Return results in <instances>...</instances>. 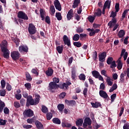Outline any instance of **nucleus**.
Here are the masks:
<instances>
[{
  "label": "nucleus",
  "instance_id": "f257e3e1",
  "mask_svg": "<svg viewBox=\"0 0 129 129\" xmlns=\"http://www.w3.org/2000/svg\"><path fill=\"white\" fill-rule=\"evenodd\" d=\"M40 95H36L35 99L34 101L32 96H29L27 99L26 106L29 107L30 105H37L40 102Z\"/></svg>",
  "mask_w": 129,
  "mask_h": 129
},
{
  "label": "nucleus",
  "instance_id": "f03ea898",
  "mask_svg": "<svg viewBox=\"0 0 129 129\" xmlns=\"http://www.w3.org/2000/svg\"><path fill=\"white\" fill-rule=\"evenodd\" d=\"M7 47H8V42L6 40H4L1 44V48L4 54L3 56L4 58L8 59L10 57V51Z\"/></svg>",
  "mask_w": 129,
  "mask_h": 129
},
{
  "label": "nucleus",
  "instance_id": "7ed1b4c3",
  "mask_svg": "<svg viewBox=\"0 0 129 129\" xmlns=\"http://www.w3.org/2000/svg\"><path fill=\"white\" fill-rule=\"evenodd\" d=\"M128 55V53L127 52H125V49H123L121 51V57H120L118 60L117 61V69L118 70H120L122 68V63L121 62V61L120 60L121 59V57L123 56L124 60L125 61L127 58V56Z\"/></svg>",
  "mask_w": 129,
  "mask_h": 129
},
{
  "label": "nucleus",
  "instance_id": "20e7f679",
  "mask_svg": "<svg viewBox=\"0 0 129 129\" xmlns=\"http://www.w3.org/2000/svg\"><path fill=\"white\" fill-rule=\"evenodd\" d=\"M91 123L92 122L90 118H86L83 124V126L84 128L92 129V127L91 126Z\"/></svg>",
  "mask_w": 129,
  "mask_h": 129
},
{
  "label": "nucleus",
  "instance_id": "39448f33",
  "mask_svg": "<svg viewBox=\"0 0 129 129\" xmlns=\"http://www.w3.org/2000/svg\"><path fill=\"white\" fill-rule=\"evenodd\" d=\"M28 32L30 35H34L36 34V27L34 24L30 23L29 24Z\"/></svg>",
  "mask_w": 129,
  "mask_h": 129
},
{
  "label": "nucleus",
  "instance_id": "423d86ee",
  "mask_svg": "<svg viewBox=\"0 0 129 129\" xmlns=\"http://www.w3.org/2000/svg\"><path fill=\"white\" fill-rule=\"evenodd\" d=\"M88 32H90L89 36L90 37H92L93 36H95V34H97L99 32H100V30L99 29H94L93 28H88L87 29Z\"/></svg>",
  "mask_w": 129,
  "mask_h": 129
},
{
  "label": "nucleus",
  "instance_id": "0eeeda50",
  "mask_svg": "<svg viewBox=\"0 0 129 129\" xmlns=\"http://www.w3.org/2000/svg\"><path fill=\"white\" fill-rule=\"evenodd\" d=\"M59 88L58 85L55 84V83L51 82L49 84L48 90H55L57 88Z\"/></svg>",
  "mask_w": 129,
  "mask_h": 129
},
{
  "label": "nucleus",
  "instance_id": "6e6552de",
  "mask_svg": "<svg viewBox=\"0 0 129 129\" xmlns=\"http://www.w3.org/2000/svg\"><path fill=\"white\" fill-rule=\"evenodd\" d=\"M18 17L19 19H22L23 20H29V17L26 15V13L22 11H20L18 13Z\"/></svg>",
  "mask_w": 129,
  "mask_h": 129
},
{
  "label": "nucleus",
  "instance_id": "1a4fd4ad",
  "mask_svg": "<svg viewBox=\"0 0 129 129\" xmlns=\"http://www.w3.org/2000/svg\"><path fill=\"white\" fill-rule=\"evenodd\" d=\"M23 114L24 116H27V117H31L34 115V112L31 109H29L27 110H25Z\"/></svg>",
  "mask_w": 129,
  "mask_h": 129
},
{
  "label": "nucleus",
  "instance_id": "9d476101",
  "mask_svg": "<svg viewBox=\"0 0 129 129\" xmlns=\"http://www.w3.org/2000/svg\"><path fill=\"white\" fill-rule=\"evenodd\" d=\"M54 6L56 10H58L59 12H61L62 10V7H61V4L58 0H54Z\"/></svg>",
  "mask_w": 129,
  "mask_h": 129
},
{
  "label": "nucleus",
  "instance_id": "9b49d317",
  "mask_svg": "<svg viewBox=\"0 0 129 129\" xmlns=\"http://www.w3.org/2000/svg\"><path fill=\"white\" fill-rule=\"evenodd\" d=\"M11 57L13 60H18L20 58V53L19 51H13L11 52Z\"/></svg>",
  "mask_w": 129,
  "mask_h": 129
},
{
  "label": "nucleus",
  "instance_id": "f8f14e48",
  "mask_svg": "<svg viewBox=\"0 0 129 129\" xmlns=\"http://www.w3.org/2000/svg\"><path fill=\"white\" fill-rule=\"evenodd\" d=\"M63 42L65 45H67L68 47H70L71 46V43L70 42V39L66 35H64L63 37Z\"/></svg>",
  "mask_w": 129,
  "mask_h": 129
},
{
  "label": "nucleus",
  "instance_id": "ddd939ff",
  "mask_svg": "<svg viewBox=\"0 0 129 129\" xmlns=\"http://www.w3.org/2000/svg\"><path fill=\"white\" fill-rule=\"evenodd\" d=\"M106 57V52H103L99 55V60L100 62H104Z\"/></svg>",
  "mask_w": 129,
  "mask_h": 129
},
{
  "label": "nucleus",
  "instance_id": "4468645a",
  "mask_svg": "<svg viewBox=\"0 0 129 129\" xmlns=\"http://www.w3.org/2000/svg\"><path fill=\"white\" fill-rule=\"evenodd\" d=\"M116 24V18H113L111 21H110L108 23V26H109L110 29H112L113 26Z\"/></svg>",
  "mask_w": 129,
  "mask_h": 129
},
{
  "label": "nucleus",
  "instance_id": "2eb2a0df",
  "mask_svg": "<svg viewBox=\"0 0 129 129\" xmlns=\"http://www.w3.org/2000/svg\"><path fill=\"white\" fill-rule=\"evenodd\" d=\"M99 95L101 97H102L104 99H107V97H108V95H107V93L103 90H100L99 91Z\"/></svg>",
  "mask_w": 129,
  "mask_h": 129
},
{
  "label": "nucleus",
  "instance_id": "dca6fc26",
  "mask_svg": "<svg viewBox=\"0 0 129 129\" xmlns=\"http://www.w3.org/2000/svg\"><path fill=\"white\" fill-rule=\"evenodd\" d=\"M69 85H71V83L70 82H67L66 83H64L63 84L60 85L59 86V88H61V89H64V88H66V89H67Z\"/></svg>",
  "mask_w": 129,
  "mask_h": 129
},
{
  "label": "nucleus",
  "instance_id": "f3484780",
  "mask_svg": "<svg viewBox=\"0 0 129 129\" xmlns=\"http://www.w3.org/2000/svg\"><path fill=\"white\" fill-rule=\"evenodd\" d=\"M73 10L71 9L67 15V18L68 21H70L73 18Z\"/></svg>",
  "mask_w": 129,
  "mask_h": 129
},
{
  "label": "nucleus",
  "instance_id": "a211bd4d",
  "mask_svg": "<svg viewBox=\"0 0 129 129\" xmlns=\"http://www.w3.org/2000/svg\"><path fill=\"white\" fill-rule=\"evenodd\" d=\"M19 50L20 52H28V48L27 46L22 45L19 47Z\"/></svg>",
  "mask_w": 129,
  "mask_h": 129
},
{
  "label": "nucleus",
  "instance_id": "6ab92c4d",
  "mask_svg": "<svg viewBox=\"0 0 129 129\" xmlns=\"http://www.w3.org/2000/svg\"><path fill=\"white\" fill-rule=\"evenodd\" d=\"M53 70L50 68H49L45 72L46 75L48 77L52 76L53 75Z\"/></svg>",
  "mask_w": 129,
  "mask_h": 129
},
{
  "label": "nucleus",
  "instance_id": "aec40b11",
  "mask_svg": "<svg viewBox=\"0 0 129 129\" xmlns=\"http://www.w3.org/2000/svg\"><path fill=\"white\" fill-rule=\"evenodd\" d=\"M40 14L41 17V20L42 21H44L45 20V17H46V14H45V11H44L42 9H40Z\"/></svg>",
  "mask_w": 129,
  "mask_h": 129
},
{
  "label": "nucleus",
  "instance_id": "412c9836",
  "mask_svg": "<svg viewBox=\"0 0 129 129\" xmlns=\"http://www.w3.org/2000/svg\"><path fill=\"white\" fill-rule=\"evenodd\" d=\"M55 7L54 6L51 5L49 8V14H50L51 16H53V15L55 14Z\"/></svg>",
  "mask_w": 129,
  "mask_h": 129
},
{
  "label": "nucleus",
  "instance_id": "4be33fe9",
  "mask_svg": "<svg viewBox=\"0 0 129 129\" xmlns=\"http://www.w3.org/2000/svg\"><path fill=\"white\" fill-rule=\"evenodd\" d=\"M125 35V31L124 30H120L118 33V37L119 38H123Z\"/></svg>",
  "mask_w": 129,
  "mask_h": 129
},
{
  "label": "nucleus",
  "instance_id": "5701e85b",
  "mask_svg": "<svg viewBox=\"0 0 129 129\" xmlns=\"http://www.w3.org/2000/svg\"><path fill=\"white\" fill-rule=\"evenodd\" d=\"M106 82L108 84V86H111L113 84V82L111 81L110 77H107L106 79Z\"/></svg>",
  "mask_w": 129,
  "mask_h": 129
},
{
  "label": "nucleus",
  "instance_id": "b1692460",
  "mask_svg": "<svg viewBox=\"0 0 129 129\" xmlns=\"http://www.w3.org/2000/svg\"><path fill=\"white\" fill-rule=\"evenodd\" d=\"M83 123V119H79L76 122L77 126H81Z\"/></svg>",
  "mask_w": 129,
  "mask_h": 129
},
{
  "label": "nucleus",
  "instance_id": "393cba45",
  "mask_svg": "<svg viewBox=\"0 0 129 129\" xmlns=\"http://www.w3.org/2000/svg\"><path fill=\"white\" fill-rule=\"evenodd\" d=\"M91 104L92 107H94V108H98L99 106H101V104H100V103L98 102H96L95 103H91Z\"/></svg>",
  "mask_w": 129,
  "mask_h": 129
},
{
  "label": "nucleus",
  "instance_id": "a878e982",
  "mask_svg": "<svg viewBox=\"0 0 129 129\" xmlns=\"http://www.w3.org/2000/svg\"><path fill=\"white\" fill-rule=\"evenodd\" d=\"M92 74L93 77H95V78H98V77L100 75V74H99V72H98L97 71H92Z\"/></svg>",
  "mask_w": 129,
  "mask_h": 129
},
{
  "label": "nucleus",
  "instance_id": "bb28decb",
  "mask_svg": "<svg viewBox=\"0 0 129 129\" xmlns=\"http://www.w3.org/2000/svg\"><path fill=\"white\" fill-rule=\"evenodd\" d=\"M35 124L38 129H42L43 128V124L40 121L37 120L35 121Z\"/></svg>",
  "mask_w": 129,
  "mask_h": 129
},
{
  "label": "nucleus",
  "instance_id": "cd10ccee",
  "mask_svg": "<svg viewBox=\"0 0 129 129\" xmlns=\"http://www.w3.org/2000/svg\"><path fill=\"white\" fill-rule=\"evenodd\" d=\"M110 1L109 0H107L105 2V4L104 5V8L105 9H110Z\"/></svg>",
  "mask_w": 129,
  "mask_h": 129
},
{
  "label": "nucleus",
  "instance_id": "c85d7f7f",
  "mask_svg": "<svg viewBox=\"0 0 129 129\" xmlns=\"http://www.w3.org/2000/svg\"><path fill=\"white\" fill-rule=\"evenodd\" d=\"M52 122L53 123H55L56 124H61V121L57 117L53 118L52 119Z\"/></svg>",
  "mask_w": 129,
  "mask_h": 129
},
{
  "label": "nucleus",
  "instance_id": "c756f323",
  "mask_svg": "<svg viewBox=\"0 0 129 129\" xmlns=\"http://www.w3.org/2000/svg\"><path fill=\"white\" fill-rule=\"evenodd\" d=\"M6 106V105L5 104V102H3L0 99V112H3L4 110V108Z\"/></svg>",
  "mask_w": 129,
  "mask_h": 129
},
{
  "label": "nucleus",
  "instance_id": "7c9ffc66",
  "mask_svg": "<svg viewBox=\"0 0 129 129\" xmlns=\"http://www.w3.org/2000/svg\"><path fill=\"white\" fill-rule=\"evenodd\" d=\"M63 48H64L63 45L58 46L56 47V50L59 54H61L62 52H63Z\"/></svg>",
  "mask_w": 129,
  "mask_h": 129
},
{
  "label": "nucleus",
  "instance_id": "2f4dec72",
  "mask_svg": "<svg viewBox=\"0 0 129 129\" xmlns=\"http://www.w3.org/2000/svg\"><path fill=\"white\" fill-rule=\"evenodd\" d=\"M79 4H80V0H75L73 3V8H74V9L77 8Z\"/></svg>",
  "mask_w": 129,
  "mask_h": 129
},
{
  "label": "nucleus",
  "instance_id": "473e14b6",
  "mask_svg": "<svg viewBox=\"0 0 129 129\" xmlns=\"http://www.w3.org/2000/svg\"><path fill=\"white\" fill-rule=\"evenodd\" d=\"M61 125L62 127H71L72 126L71 124L67 123L66 122H62Z\"/></svg>",
  "mask_w": 129,
  "mask_h": 129
},
{
  "label": "nucleus",
  "instance_id": "72a5a7b5",
  "mask_svg": "<svg viewBox=\"0 0 129 129\" xmlns=\"http://www.w3.org/2000/svg\"><path fill=\"white\" fill-rule=\"evenodd\" d=\"M65 106L64 105L62 104H59L57 105V109H58L59 111L62 112L63 111V109H64Z\"/></svg>",
  "mask_w": 129,
  "mask_h": 129
},
{
  "label": "nucleus",
  "instance_id": "f704fd0d",
  "mask_svg": "<svg viewBox=\"0 0 129 129\" xmlns=\"http://www.w3.org/2000/svg\"><path fill=\"white\" fill-rule=\"evenodd\" d=\"M101 16V10L100 9H97L94 13L95 17H100Z\"/></svg>",
  "mask_w": 129,
  "mask_h": 129
},
{
  "label": "nucleus",
  "instance_id": "c9c22d12",
  "mask_svg": "<svg viewBox=\"0 0 129 129\" xmlns=\"http://www.w3.org/2000/svg\"><path fill=\"white\" fill-rule=\"evenodd\" d=\"M55 17L57 21H61V20H62V15H61V13L60 12L56 13L55 14Z\"/></svg>",
  "mask_w": 129,
  "mask_h": 129
},
{
  "label": "nucleus",
  "instance_id": "e433bc0d",
  "mask_svg": "<svg viewBox=\"0 0 129 129\" xmlns=\"http://www.w3.org/2000/svg\"><path fill=\"white\" fill-rule=\"evenodd\" d=\"M117 88V85L116 84H114L112 87L109 90V92H112Z\"/></svg>",
  "mask_w": 129,
  "mask_h": 129
},
{
  "label": "nucleus",
  "instance_id": "4c0bfd02",
  "mask_svg": "<svg viewBox=\"0 0 129 129\" xmlns=\"http://www.w3.org/2000/svg\"><path fill=\"white\" fill-rule=\"evenodd\" d=\"M88 20L90 23H93V22H94V20H95V17L94 16H89L88 17Z\"/></svg>",
  "mask_w": 129,
  "mask_h": 129
},
{
  "label": "nucleus",
  "instance_id": "58836bf2",
  "mask_svg": "<svg viewBox=\"0 0 129 129\" xmlns=\"http://www.w3.org/2000/svg\"><path fill=\"white\" fill-rule=\"evenodd\" d=\"M42 111L43 112V113H47L49 110L45 106H42Z\"/></svg>",
  "mask_w": 129,
  "mask_h": 129
},
{
  "label": "nucleus",
  "instance_id": "ea45409f",
  "mask_svg": "<svg viewBox=\"0 0 129 129\" xmlns=\"http://www.w3.org/2000/svg\"><path fill=\"white\" fill-rule=\"evenodd\" d=\"M80 38V36L78 34H75L73 37L74 41H78Z\"/></svg>",
  "mask_w": 129,
  "mask_h": 129
},
{
  "label": "nucleus",
  "instance_id": "a19ab883",
  "mask_svg": "<svg viewBox=\"0 0 129 129\" xmlns=\"http://www.w3.org/2000/svg\"><path fill=\"white\" fill-rule=\"evenodd\" d=\"M76 70H75V68H73V70L72 71V78L74 79L75 77H76Z\"/></svg>",
  "mask_w": 129,
  "mask_h": 129
},
{
  "label": "nucleus",
  "instance_id": "79ce46f5",
  "mask_svg": "<svg viewBox=\"0 0 129 129\" xmlns=\"http://www.w3.org/2000/svg\"><path fill=\"white\" fill-rule=\"evenodd\" d=\"M52 117H53V114L51 112L46 114V118L47 120H50Z\"/></svg>",
  "mask_w": 129,
  "mask_h": 129
},
{
  "label": "nucleus",
  "instance_id": "37998d69",
  "mask_svg": "<svg viewBox=\"0 0 129 129\" xmlns=\"http://www.w3.org/2000/svg\"><path fill=\"white\" fill-rule=\"evenodd\" d=\"M124 76H125V74L124 73H122L120 75V80L121 82L124 81Z\"/></svg>",
  "mask_w": 129,
  "mask_h": 129
},
{
  "label": "nucleus",
  "instance_id": "c03bdc74",
  "mask_svg": "<svg viewBox=\"0 0 129 129\" xmlns=\"http://www.w3.org/2000/svg\"><path fill=\"white\" fill-rule=\"evenodd\" d=\"M85 75L83 74H81L80 75V76H79V79L80 80H83V81H85Z\"/></svg>",
  "mask_w": 129,
  "mask_h": 129
},
{
  "label": "nucleus",
  "instance_id": "a18cd8bd",
  "mask_svg": "<svg viewBox=\"0 0 129 129\" xmlns=\"http://www.w3.org/2000/svg\"><path fill=\"white\" fill-rule=\"evenodd\" d=\"M117 12H116V11H115V12L113 11H112L111 12V14H110V18H113V19H115V17H116V14Z\"/></svg>",
  "mask_w": 129,
  "mask_h": 129
},
{
  "label": "nucleus",
  "instance_id": "49530a36",
  "mask_svg": "<svg viewBox=\"0 0 129 129\" xmlns=\"http://www.w3.org/2000/svg\"><path fill=\"white\" fill-rule=\"evenodd\" d=\"M112 61H113V58L112 57H108L107 60V63L109 65V64H111Z\"/></svg>",
  "mask_w": 129,
  "mask_h": 129
},
{
  "label": "nucleus",
  "instance_id": "de8ad7c7",
  "mask_svg": "<svg viewBox=\"0 0 129 129\" xmlns=\"http://www.w3.org/2000/svg\"><path fill=\"white\" fill-rule=\"evenodd\" d=\"M74 45L78 48H80V46H82V44L80 42H74Z\"/></svg>",
  "mask_w": 129,
  "mask_h": 129
},
{
  "label": "nucleus",
  "instance_id": "09e8293b",
  "mask_svg": "<svg viewBox=\"0 0 129 129\" xmlns=\"http://www.w3.org/2000/svg\"><path fill=\"white\" fill-rule=\"evenodd\" d=\"M6 90H0V95L1 96H6Z\"/></svg>",
  "mask_w": 129,
  "mask_h": 129
},
{
  "label": "nucleus",
  "instance_id": "8fccbe9b",
  "mask_svg": "<svg viewBox=\"0 0 129 129\" xmlns=\"http://www.w3.org/2000/svg\"><path fill=\"white\" fill-rule=\"evenodd\" d=\"M128 12V10H125L124 11L123 13L122 14V21L125 18V15H126V13Z\"/></svg>",
  "mask_w": 129,
  "mask_h": 129
},
{
  "label": "nucleus",
  "instance_id": "3c124183",
  "mask_svg": "<svg viewBox=\"0 0 129 129\" xmlns=\"http://www.w3.org/2000/svg\"><path fill=\"white\" fill-rule=\"evenodd\" d=\"M115 9L116 13H118V11H119V4L116 3L115 5Z\"/></svg>",
  "mask_w": 129,
  "mask_h": 129
},
{
  "label": "nucleus",
  "instance_id": "603ef678",
  "mask_svg": "<svg viewBox=\"0 0 129 129\" xmlns=\"http://www.w3.org/2000/svg\"><path fill=\"white\" fill-rule=\"evenodd\" d=\"M83 28H82L81 27H78L76 32L77 33H78L80 34V33H83Z\"/></svg>",
  "mask_w": 129,
  "mask_h": 129
},
{
  "label": "nucleus",
  "instance_id": "864d4df0",
  "mask_svg": "<svg viewBox=\"0 0 129 129\" xmlns=\"http://www.w3.org/2000/svg\"><path fill=\"white\" fill-rule=\"evenodd\" d=\"M101 74L105 76V77H106V78L108 77V76H107V74H106V71L104 70H103L101 71Z\"/></svg>",
  "mask_w": 129,
  "mask_h": 129
},
{
  "label": "nucleus",
  "instance_id": "5fc2aeb1",
  "mask_svg": "<svg viewBox=\"0 0 129 129\" xmlns=\"http://www.w3.org/2000/svg\"><path fill=\"white\" fill-rule=\"evenodd\" d=\"M26 76L28 81H31V80H32V77H31V75H30V74L27 73L26 74Z\"/></svg>",
  "mask_w": 129,
  "mask_h": 129
},
{
  "label": "nucleus",
  "instance_id": "6e6d98bb",
  "mask_svg": "<svg viewBox=\"0 0 129 129\" xmlns=\"http://www.w3.org/2000/svg\"><path fill=\"white\" fill-rule=\"evenodd\" d=\"M15 97L17 100H20L22 98V94H16L15 95Z\"/></svg>",
  "mask_w": 129,
  "mask_h": 129
},
{
  "label": "nucleus",
  "instance_id": "4d7b16f0",
  "mask_svg": "<svg viewBox=\"0 0 129 129\" xmlns=\"http://www.w3.org/2000/svg\"><path fill=\"white\" fill-rule=\"evenodd\" d=\"M1 87L2 89H4L5 87H6V81H5L4 80L1 81Z\"/></svg>",
  "mask_w": 129,
  "mask_h": 129
},
{
  "label": "nucleus",
  "instance_id": "13d9d810",
  "mask_svg": "<svg viewBox=\"0 0 129 129\" xmlns=\"http://www.w3.org/2000/svg\"><path fill=\"white\" fill-rule=\"evenodd\" d=\"M53 82H53L54 83L56 84V83H59V82L60 81V80L58 78H54L53 79Z\"/></svg>",
  "mask_w": 129,
  "mask_h": 129
},
{
  "label": "nucleus",
  "instance_id": "bf43d9fd",
  "mask_svg": "<svg viewBox=\"0 0 129 129\" xmlns=\"http://www.w3.org/2000/svg\"><path fill=\"white\" fill-rule=\"evenodd\" d=\"M14 106L16 108H19V107H21V105L19 102H14Z\"/></svg>",
  "mask_w": 129,
  "mask_h": 129
},
{
  "label": "nucleus",
  "instance_id": "052dcab7",
  "mask_svg": "<svg viewBox=\"0 0 129 129\" xmlns=\"http://www.w3.org/2000/svg\"><path fill=\"white\" fill-rule=\"evenodd\" d=\"M88 91V89L87 88H85L83 90V95L85 96V97H86V95H87V92Z\"/></svg>",
  "mask_w": 129,
  "mask_h": 129
},
{
  "label": "nucleus",
  "instance_id": "680f3d73",
  "mask_svg": "<svg viewBox=\"0 0 129 129\" xmlns=\"http://www.w3.org/2000/svg\"><path fill=\"white\" fill-rule=\"evenodd\" d=\"M6 89H7L8 91H11V90H12V86H11V85H10V84H7Z\"/></svg>",
  "mask_w": 129,
  "mask_h": 129
},
{
  "label": "nucleus",
  "instance_id": "e2e57ef3",
  "mask_svg": "<svg viewBox=\"0 0 129 129\" xmlns=\"http://www.w3.org/2000/svg\"><path fill=\"white\" fill-rule=\"evenodd\" d=\"M116 97V94H112L111 96V100L112 102L114 101V99H115V98Z\"/></svg>",
  "mask_w": 129,
  "mask_h": 129
},
{
  "label": "nucleus",
  "instance_id": "0e129e2a",
  "mask_svg": "<svg viewBox=\"0 0 129 129\" xmlns=\"http://www.w3.org/2000/svg\"><path fill=\"white\" fill-rule=\"evenodd\" d=\"M115 67H116V64H115V61H113L111 63L110 68H114Z\"/></svg>",
  "mask_w": 129,
  "mask_h": 129
},
{
  "label": "nucleus",
  "instance_id": "69168bd1",
  "mask_svg": "<svg viewBox=\"0 0 129 129\" xmlns=\"http://www.w3.org/2000/svg\"><path fill=\"white\" fill-rule=\"evenodd\" d=\"M23 127L26 129L31 128L32 125H23Z\"/></svg>",
  "mask_w": 129,
  "mask_h": 129
},
{
  "label": "nucleus",
  "instance_id": "338daca9",
  "mask_svg": "<svg viewBox=\"0 0 129 129\" xmlns=\"http://www.w3.org/2000/svg\"><path fill=\"white\" fill-rule=\"evenodd\" d=\"M25 86L27 88V89H31V84L30 83L25 84Z\"/></svg>",
  "mask_w": 129,
  "mask_h": 129
},
{
  "label": "nucleus",
  "instance_id": "774afa93",
  "mask_svg": "<svg viewBox=\"0 0 129 129\" xmlns=\"http://www.w3.org/2000/svg\"><path fill=\"white\" fill-rule=\"evenodd\" d=\"M35 121L33 118H29L27 119V122L28 123H33Z\"/></svg>",
  "mask_w": 129,
  "mask_h": 129
}]
</instances>
